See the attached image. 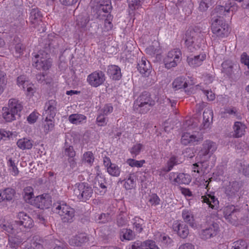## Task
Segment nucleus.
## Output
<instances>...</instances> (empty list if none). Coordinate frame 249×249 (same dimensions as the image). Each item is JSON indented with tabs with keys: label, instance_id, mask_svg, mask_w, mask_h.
Here are the masks:
<instances>
[{
	"label": "nucleus",
	"instance_id": "f257e3e1",
	"mask_svg": "<svg viewBox=\"0 0 249 249\" xmlns=\"http://www.w3.org/2000/svg\"><path fill=\"white\" fill-rule=\"evenodd\" d=\"M214 13V9L211 14V29L213 33L221 37L227 36L229 32V28L223 18L224 16L220 15L219 12Z\"/></svg>",
	"mask_w": 249,
	"mask_h": 249
},
{
	"label": "nucleus",
	"instance_id": "f03ea898",
	"mask_svg": "<svg viewBox=\"0 0 249 249\" xmlns=\"http://www.w3.org/2000/svg\"><path fill=\"white\" fill-rule=\"evenodd\" d=\"M155 105V101L150 94L147 92H142L135 100L133 104L134 110L141 114H145Z\"/></svg>",
	"mask_w": 249,
	"mask_h": 249
},
{
	"label": "nucleus",
	"instance_id": "7ed1b4c3",
	"mask_svg": "<svg viewBox=\"0 0 249 249\" xmlns=\"http://www.w3.org/2000/svg\"><path fill=\"white\" fill-rule=\"evenodd\" d=\"M49 48H42L34 55L33 65L37 70L47 71L52 65V61L49 58Z\"/></svg>",
	"mask_w": 249,
	"mask_h": 249
},
{
	"label": "nucleus",
	"instance_id": "20e7f679",
	"mask_svg": "<svg viewBox=\"0 0 249 249\" xmlns=\"http://www.w3.org/2000/svg\"><path fill=\"white\" fill-rule=\"evenodd\" d=\"M55 207L56 212L61 216L63 222H71L74 216V210L64 202L53 204Z\"/></svg>",
	"mask_w": 249,
	"mask_h": 249
},
{
	"label": "nucleus",
	"instance_id": "39448f33",
	"mask_svg": "<svg viewBox=\"0 0 249 249\" xmlns=\"http://www.w3.org/2000/svg\"><path fill=\"white\" fill-rule=\"evenodd\" d=\"M73 192L79 199L86 201L91 197L93 190L88 183L82 182L75 184Z\"/></svg>",
	"mask_w": 249,
	"mask_h": 249
},
{
	"label": "nucleus",
	"instance_id": "423d86ee",
	"mask_svg": "<svg viewBox=\"0 0 249 249\" xmlns=\"http://www.w3.org/2000/svg\"><path fill=\"white\" fill-rule=\"evenodd\" d=\"M17 217L18 220L15 222V226L18 227L20 230L30 229L34 226V221L26 213L23 212L18 213Z\"/></svg>",
	"mask_w": 249,
	"mask_h": 249
},
{
	"label": "nucleus",
	"instance_id": "0eeeda50",
	"mask_svg": "<svg viewBox=\"0 0 249 249\" xmlns=\"http://www.w3.org/2000/svg\"><path fill=\"white\" fill-rule=\"evenodd\" d=\"M201 30L198 26L190 27L186 32L185 36L181 42H184V44L187 47H190L195 43L194 39L196 36L200 34Z\"/></svg>",
	"mask_w": 249,
	"mask_h": 249
},
{
	"label": "nucleus",
	"instance_id": "6e6552de",
	"mask_svg": "<svg viewBox=\"0 0 249 249\" xmlns=\"http://www.w3.org/2000/svg\"><path fill=\"white\" fill-rule=\"evenodd\" d=\"M106 80L105 74L102 71H95L88 76L87 81L93 87H98L104 83Z\"/></svg>",
	"mask_w": 249,
	"mask_h": 249
},
{
	"label": "nucleus",
	"instance_id": "1a4fd4ad",
	"mask_svg": "<svg viewBox=\"0 0 249 249\" xmlns=\"http://www.w3.org/2000/svg\"><path fill=\"white\" fill-rule=\"evenodd\" d=\"M219 229V225L216 222H213L205 229L201 231L200 237L205 240L212 238L217 234Z\"/></svg>",
	"mask_w": 249,
	"mask_h": 249
},
{
	"label": "nucleus",
	"instance_id": "9d476101",
	"mask_svg": "<svg viewBox=\"0 0 249 249\" xmlns=\"http://www.w3.org/2000/svg\"><path fill=\"white\" fill-rule=\"evenodd\" d=\"M241 183L237 181L230 182L225 189V193L228 198H233L237 196V193L241 188Z\"/></svg>",
	"mask_w": 249,
	"mask_h": 249
},
{
	"label": "nucleus",
	"instance_id": "9b49d317",
	"mask_svg": "<svg viewBox=\"0 0 249 249\" xmlns=\"http://www.w3.org/2000/svg\"><path fill=\"white\" fill-rule=\"evenodd\" d=\"M56 102L54 100H49L46 102L44 107V112L43 116H45L46 119H53L56 113Z\"/></svg>",
	"mask_w": 249,
	"mask_h": 249
},
{
	"label": "nucleus",
	"instance_id": "f8f14e48",
	"mask_svg": "<svg viewBox=\"0 0 249 249\" xmlns=\"http://www.w3.org/2000/svg\"><path fill=\"white\" fill-rule=\"evenodd\" d=\"M238 6L234 1L228 0L225 5H218L214 8V12H219L220 15H225V13L230 11L235 12L237 10Z\"/></svg>",
	"mask_w": 249,
	"mask_h": 249
},
{
	"label": "nucleus",
	"instance_id": "ddd939ff",
	"mask_svg": "<svg viewBox=\"0 0 249 249\" xmlns=\"http://www.w3.org/2000/svg\"><path fill=\"white\" fill-rule=\"evenodd\" d=\"M216 145L214 142L210 140H207L203 143L202 147L199 151L200 156L209 155L210 157L216 150Z\"/></svg>",
	"mask_w": 249,
	"mask_h": 249
},
{
	"label": "nucleus",
	"instance_id": "4468645a",
	"mask_svg": "<svg viewBox=\"0 0 249 249\" xmlns=\"http://www.w3.org/2000/svg\"><path fill=\"white\" fill-rule=\"evenodd\" d=\"M203 137L201 136L197 137L194 135H191L190 133H184L182 135L181 139V142L184 145H187L192 143L194 145L197 144L199 142L202 141Z\"/></svg>",
	"mask_w": 249,
	"mask_h": 249
},
{
	"label": "nucleus",
	"instance_id": "2eb2a0df",
	"mask_svg": "<svg viewBox=\"0 0 249 249\" xmlns=\"http://www.w3.org/2000/svg\"><path fill=\"white\" fill-rule=\"evenodd\" d=\"M173 229L175 231H177L178 235L182 238L187 237L189 233L187 225L178 221L174 224Z\"/></svg>",
	"mask_w": 249,
	"mask_h": 249
},
{
	"label": "nucleus",
	"instance_id": "dca6fc26",
	"mask_svg": "<svg viewBox=\"0 0 249 249\" xmlns=\"http://www.w3.org/2000/svg\"><path fill=\"white\" fill-rule=\"evenodd\" d=\"M21 234V233L16 232L14 234L9 235L8 244L10 248L16 249L21 244L23 239Z\"/></svg>",
	"mask_w": 249,
	"mask_h": 249
},
{
	"label": "nucleus",
	"instance_id": "f3484780",
	"mask_svg": "<svg viewBox=\"0 0 249 249\" xmlns=\"http://www.w3.org/2000/svg\"><path fill=\"white\" fill-rule=\"evenodd\" d=\"M10 111L13 112L18 117H19V113L22 109L23 107L18 101L15 99H11L9 101L8 107Z\"/></svg>",
	"mask_w": 249,
	"mask_h": 249
},
{
	"label": "nucleus",
	"instance_id": "a211bd4d",
	"mask_svg": "<svg viewBox=\"0 0 249 249\" xmlns=\"http://www.w3.org/2000/svg\"><path fill=\"white\" fill-rule=\"evenodd\" d=\"M89 241V238L85 233H80L71 239L70 243L73 246H81Z\"/></svg>",
	"mask_w": 249,
	"mask_h": 249
},
{
	"label": "nucleus",
	"instance_id": "6ab92c4d",
	"mask_svg": "<svg viewBox=\"0 0 249 249\" xmlns=\"http://www.w3.org/2000/svg\"><path fill=\"white\" fill-rule=\"evenodd\" d=\"M206 54H199L193 57H188L187 61L188 64L192 67H198L200 66L202 62L205 59Z\"/></svg>",
	"mask_w": 249,
	"mask_h": 249
},
{
	"label": "nucleus",
	"instance_id": "aec40b11",
	"mask_svg": "<svg viewBox=\"0 0 249 249\" xmlns=\"http://www.w3.org/2000/svg\"><path fill=\"white\" fill-rule=\"evenodd\" d=\"M107 73L110 75V77L114 80H119L122 77L121 69L116 65L108 66Z\"/></svg>",
	"mask_w": 249,
	"mask_h": 249
},
{
	"label": "nucleus",
	"instance_id": "412c9836",
	"mask_svg": "<svg viewBox=\"0 0 249 249\" xmlns=\"http://www.w3.org/2000/svg\"><path fill=\"white\" fill-rule=\"evenodd\" d=\"M236 210H237L235 208V207L233 205L227 206L223 210L224 217L228 220V221L233 224L235 222L236 219H232V216Z\"/></svg>",
	"mask_w": 249,
	"mask_h": 249
},
{
	"label": "nucleus",
	"instance_id": "4be33fe9",
	"mask_svg": "<svg viewBox=\"0 0 249 249\" xmlns=\"http://www.w3.org/2000/svg\"><path fill=\"white\" fill-rule=\"evenodd\" d=\"M15 193V190L12 188H7L4 189L2 192L0 193V201L11 200L14 197Z\"/></svg>",
	"mask_w": 249,
	"mask_h": 249
},
{
	"label": "nucleus",
	"instance_id": "5701e85b",
	"mask_svg": "<svg viewBox=\"0 0 249 249\" xmlns=\"http://www.w3.org/2000/svg\"><path fill=\"white\" fill-rule=\"evenodd\" d=\"M182 216L184 221L188 223L191 227L195 228L196 226L194 216L190 211L187 210H183L182 213Z\"/></svg>",
	"mask_w": 249,
	"mask_h": 249
},
{
	"label": "nucleus",
	"instance_id": "b1692460",
	"mask_svg": "<svg viewBox=\"0 0 249 249\" xmlns=\"http://www.w3.org/2000/svg\"><path fill=\"white\" fill-rule=\"evenodd\" d=\"M246 126L240 122H236L233 125L234 133L233 136L235 138L241 137L245 133Z\"/></svg>",
	"mask_w": 249,
	"mask_h": 249
},
{
	"label": "nucleus",
	"instance_id": "393cba45",
	"mask_svg": "<svg viewBox=\"0 0 249 249\" xmlns=\"http://www.w3.org/2000/svg\"><path fill=\"white\" fill-rule=\"evenodd\" d=\"M17 144L21 149H30L33 146V142L27 138H23L18 140Z\"/></svg>",
	"mask_w": 249,
	"mask_h": 249
},
{
	"label": "nucleus",
	"instance_id": "a878e982",
	"mask_svg": "<svg viewBox=\"0 0 249 249\" xmlns=\"http://www.w3.org/2000/svg\"><path fill=\"white\" fill-rule=\"evenodd\" d=\"M42 14L38 8L32 9L30 12V19L33 24H35L41 20Z\"/></svg>",
	"mask_w": 249,
	"mask_h": 249
},
{
	"label": "nucleus",
	"instance_id": "bb28decb",
	"mask_svg": "<svg viewBox=\"0 0 249 249\" xmlns=\"http://www.w3.org/2000/svg\"><path fill=\"white\" fill-rule=\"evenodd\" d=\"M173 87L176 90L182 88H186L188 86L187 82L185 80V78L183 77H177L173 82Z\"/></svg>",
	"mask_w": 249,
	"mask_h": 249
},
{
	"label": "nucleus",
	"instance_id": "cd10ccee",
	"mask_svg": "<svg viewBox=\"0 0 249 249\" xmlns=\"http://www.w3.org/2000/svg\"><path fill=\"white\" fill-rule=\"evenodd\" d=\"M191 180L190 176L184 173H179L174 180L175 182L178 184H188Z\"/></svg>",
	"mask_w": 249,
	"mask_h": 249
},
{
	"label": "nucleus",
	"instance_id": "c85d7f7f",
	"mask_svg": "<svg viewBox=\"0 0 249 249\" xmlns=\"http://www.w3.org/2000/svg\"><path fill=\"white\" fill-rule=\"evenodd\" d=\"M135 237L134 232L130 229H123L120 232V238L122 241L124 240H131Z\"/></svg>",
	"mask_w": 249,
	"mask_h": 249
},
{
	"label": "nucleus",
	"instance_id": "c756f323",
	"mask_svg": "<svg viewBox=\"0 0 249 249\" xmlns=\"http://www.w3.org/2000/svg\"><path fill=\"white\" fill-rule=\"evenodd\" d=\"M89 20V18L86 13H82L79 15L76 19L77 25L81 27L84 28Z\"/></svg>",
	"mask_w": 249,
	"mask_h": 249
},
{
	"label": "nucleus",
	"instance_id": "7c9ffc66",
	"mask_svg": "<svg viewBox=\"0 0 249 249\" xmlns=\"http://www.w3.org/2000/svg\"><path fill=\"white\" fill-rule=\"evenodd\" d=\"M222 72L225 73L227 75L230 76L232 72V63L230 60H226L221 64Z\"/></svg>",
	"mask_w": 249,
	"mask_h": 249
},
{
	"label": "nucleus",
	"instance_id": "2f4dec72",
	"mask_svg": "<svg viewBox=\"0 0 249 249\" xmlns=\"http://www.w3.org/2000/svg\"><path fill=\"white\" fill-rule=\"evenodd\" d=\"M3 110V117L7 122H11L17 118V116L13 112L10 111L9 108L4 107L2 108Z\"/></svg>",
	"mask_w": 249,
	"mask_h": 249
},
{
	"label": "nucleus",
	"instance_id": "473e14b6",
	"mask_svg": "<svg viewBox=\"0 0 249 249\" xmlns=\"http://www.w3.org/2000/svg\"><path fill=\"white\" fill-rule=\"evenodd\" d=\"M52 36H49V38L46 40L45 43V47H57L60 45V42H62V39L59 36L54 37L52 38Z\"/></svg>",
	"mask_w": 249,
	"mask_h": 249
},
{
	"label": "nucleus",
	"instance_id": "72a5a7b5",
	"mask_svg": "<svg viewBox=\"0 0 249 249\" xmlns=\"http://www.w3.org/2000/svg\"><path fill=\"white\" fill-rule=\"evenodd\" d=\"M203 117L204 123H205L204 125H206L207 124H209L213 120V110L209 108H206L203 112Z\"/></svg>",
	"mask_w": 249,
	"mask_h": 249
},
{
	"label": "nucleus",
	"instance_id": "f704fd0d",
	"mask_svg": "<svg viewBox=\"0 0 249 249\" xmlns=\"http://www.w3.org/2000/svg\"><path fill=\"white\" fill-rule=\"evenodd\" d=\"M86 118V116L83 115L73 114L69 116V120L71 123L73 124H78L85 120Z\"/></svg>",
	"mask_w": 249,
	"mask_h": 249
},
{
	"label": "nucleus",
	"instance_id": "c9c22d12",
	"mask_svg": "<svg viewBox=\"0 0 249 249\" xmlns=\"http://www.w3.org/2000/svg\"><path fill=\"white\" fill-rule=\"evenodd\" d=\"M7 165L9 167V170L13 176H15L18 175L19 171L15 160H13L12 158H10L8 160Z\"/></svg>",
	"mask_w": 249,
	"mask_h": 249
},
{
	"label": "nucleus",
	"instance_id": "e433bc0d",
	"mask_svg": "<svg viewBox=\"0 0 249 249\" xmlns=\"http://www.w3.org/2000/svg\"><path fill=\"white\" fill-rule=\"evenodd\" d=\"M107 171L109 175L113 177H119L121 173L120 168L114 163L109 166Z\"/></svg>",
	"mask_w": 249,
	"mask_h": 249
},
{
	"label": "nucleus",
	"instance_id": "4c0bfd02",
	"mask_svg": "<svg viewBox=\"0 0 249 249\" xmlns=\"http://www.w3.org/2000/svg\"><path fill=\"white\" fill-rule=\"evenodd\" d=\"M36 198L39 202V207H41L42 209L48 208L51 205V201L49 198L43 197L42 195L38 196Z\"/></svg>",
	"mask_w": 249,
	"mask_h": 249
},
{
	"label": "nucleus",
	"instance_id": "58836bf2",
	"mask_svg": "<svg viewBox=\"0 0 249 249\" xmlns=\"http://www.w3.org/2000/svg\"><path fill=\"white\" fill-rule=\"evenodd\" d=\"M0 227L3 231L7 233L9 236L17 232L15 228L18 227L15 226V224L13 226L10 223H6L0 225Z\"/></svg>",
	"mask_w": 249,
	"mask_h": 249
},
{
	"label": "nucleus",
	"instance_id": "ea45409f",
	"mask_svg": "<svg viewBox=\"0 0 249 249\" xmlns=\"http://www.w3.org/2000/svg\"><path fill=\"white\" fill-rule=\"evenodd\" d=\"M24 198L28 202H31V199L34 197L33 189L32 187L28 186L24 189Z\"/></svg>",
	"mask_w": 249,
	"mask_h": 249
},
{
	"label": "nucleus",
	"instance_id": "a19ab883",
	"mask_svg": "<svg viewBox=\"0 0 249 249\" xmlns=\"http://www.w3.org/2000/svg\"><path fill=\"white\" fill-rule=\"evenodd\" d=\"M233 246L231 249H247L248 247L247 243L243 240H238L233 243Z\"/></svg>",
	"mask_w": 249,
	"mask_h": 249
},
{
	"label": "nucleus",
	"instance_id": "79ce46f5",
	"mask_svg": "<svg viewBox=\"0 0 249 249\" xmlns=\"http://www.w3.org/2000/svg\"><path fill=\"white\" fill-rule=\"evenodd\" d=\"M134 220L135 222H134L133 225L136 231L139 233L141 232L143 230V225L144 224L143 220L140 218L136 217L135 218Z\"/></svg>",
	"mask_w": 249,
	"mask_h": 249
},
{
	"label": "nucleus",
	"instance_id": "37998d69",
	"mask_svg": "<svg viewBox=\"0 0 249 249\" xmlns=\"http://www.w3.org/2000/svg\"><path fill=\"white\" fill-rule=\"evenodd\" d=\"M149 62L146 63L145 60H142L141 64L138 65V70L142 74H145L149 70Z\"/></svg>",
	"mask_w": 249,
	"mask_h": 249
},
{
	"label": "nucleus",
	"instance_id": "c03bdc74",
	"mask_svg": "<svg viewBox=\"0 0 249 249\" xmlns=\"http://www.w3.org/2000/svg\"><path fill=\"white\" fill-rule=\"evenodd\" d=\"M106 2V3L105 2L104 3H100L97 6L100 11H102L105 14L110 12L111 9L110 2L109 0H107Z\"/></svg>",
	"mask_w": 249,
	"mask_h": 249
},
{
	"label": "nucleus",
	"instance_id": "a18cd8bd",
	"mask_svg": "<svg viewBox=\"0 0 249 249\" xmlns=\"http://www.w3.org/2000/svg\"><path fill=\"white\" fill-rule=\"evenodd\" d=\"M178 163V160L177 158L175 156H172L167 162V164L168 167L167 168H163V170L166 172H169L173 168L174 165H177Z\"/></svg>",
	"mask_w": 249,
	"mask_h": 249
},
{
	"label": "nucleus",
	"instance_id": "49530a36",
	"mask_svg": "<svg viewBox=\"0 0 249 249\" xmlns=\"http://www.w3.org/2000/svg\"><path fill=\"white\" fill-rule=\"evenodd\" d=\"M126 162L129 166L131 167H141L145 162V160H137L134 159H129L127 160Z\"/></svg>",
	"mask_w": 249,
	"mask_h": 249
},
{
	"label": "nucleus",
	"instance_id": "de8ad7c7",
	"mask_svg": "<svg viewBox=\"0 0 249 249\" xmlns=\"http://www.w3.org/2000/svg\"><path fill=\"white\" fill-rule=\"evenodd\" d=\"M47 77V75L43 73H39L36 75L37 81L39 83L43 84H47L50 83V79H49Z\"/></svg>",
	"mask_w": 249,
	"mask_h": 249
},
{
	"label": "nucleus",
	"instance_id": "09e8293b",
	"mask_svg": "<svg viewBox=\"0 0 249 249\" xmlns=\"http://www.w3.org/2000/svg\"><path fill=\"white\" fill-rule=\"evenodd\" d=\"M143 145L141 143H137L134 145L130 149V152L131 154L136 157L140 153L142 149L143 148Z\"/></svg>",
	"mask_w": 249,
	"mask_h": 249
},
{
	"label": "nucleus",
	"instance_id": "8fccbe9b",
	"mask_svg": "<svg viewBox=\"0 0 249 249\" xmlns=\"http://www.w3.org/2000/svg\"><path fill=\"white\" fill-rule=\"evenodd\" d=\"M134 186L135 183L133 177L131 175H129V177L124 184V187L126 190H130L134 188Z\"/></svg>",
	"mask_w": 249,
	"mask_h": 249
},
{
	"label": "nucleus",
	"instance_id": "3c124183",
	"mask_svg": "<svg viewBox=\"0 0 249 249\" xmlns=\"http://www.w3.org/2000/svg\"><path fill=\"white\" fill-rule=\"evenodd\" d=\"M129 7L130 9L135 10L139 8L141 5L144 0H129Z\"/></svg>",
	"mask_w": 249,
	"mask_h": 249
},
{
	"label": "nucleus",
	"instance_id": "603ef678",
	"mask_svg": "<svg viewBox=\"0 0 249 249\" xmlns=\"http://www.w3.org/2000/svg\"><path fill=\"white\" fill-rule=\"evenodd\" d=\"M111 220V216L108 213H103L99 215L98 218L96 220L98 223H105Z\"/></svg>",
	"mask_w": 249,
	"mask_h": 249
},
{
	"label": "nucleus",
	"instance_id": "864d4df0",
	"mask_svg": "<svg viewBox=\"0 0 249 249\" xmlns=\"http://www.w3.org/2000/svg\"><path fill=\"white\" fill-rule=\"evenodd\" d=\"M164 65L165 68L168 69L175 67L177 65V60L173 59H170L169 58H165L164 60Z\"/></svg>",
	"mask_w": 249,
	"mask_h": 249
},
{
	"label": "nucleus",
	"instance_id": "5fc2aeb1",
	"mask_svg": "<svg viewBox=\"0 0 249 249\" xmlns=\"http://www.w3.org/2000/svg\"><path fill=\"white\" fill-rule=\"evenodd\" d=\"M53 120V119H45V121L46 123L44 124V132L45 133H48L49 131L52 130L53 128L54 124Z\"/></svg>",
	"mask_w": 249,
	"mask_h": 249
},
{
	"label": "nucleus",
	"instance_id": "6e6d98bb",
	"mask_svg": "<svg viewBox=\"0 0 249 249\" xmlns=\"http://www.w3.org/2000/svg\"><path fill=\"white\" fill-rule=\"evenodd\" d=\"M95 180V184L96 185V187L97 188L99 186L100 188L104 189H106L107 188L106 186L105 185L104 183L103 182V181H105V179H103L101 177V176H99V175H98L96 177Z\"/></svg>",
	"mask_w": 249,
	"mask_h": 249
},
{
	"label": "nucleus",
	"instance_id": "4d7b16f0",
	"mask_svg": "<svg viewBox=\"0 0 249 249\" xmlns=\"http://www.w3.org/2000/svg\"><path fill=\"white\" fill-rule=\"evenodd\" d=\"M96 123L98 126H103L105 125L107 122L105 115L102 113H100L96 118Z\"/></svg>",
	"mask_w": 249,
	"mask_h": 249
},
{
	"label": "nucleus",
	"instance_id": "13d9d810",
	"mask_svg": "<svg viewBox=\"0 0 249 249\" xmlns=\"http://www.w3.org/2000/svg\"><path fill=\"white\" fill-rule=\"evenodd\" d=\"M6 74L2 71H0V93L3 92L4 87L6 85Z\"/></svg>",
	"mask_w": 249,
	"mask_h": 249
},
{
	"label": "nucleus",
	"instance_id": "bf43d9fd",
	"mask_svg": "<svg viewBox=\"0 0 249 249\" xmlns=\"http://www.w3.org/2000/svg\"><path fill=\"white\" fill-rule=\"evenodd\" d=\"M93 155L91 152H87L83 155V160L88 163H91L94 161Z\"/></svg>",
	"mask_w": 249,
	"mask_h": 249
},
{
	"label": "nucleus",
	"instance_id": "052dcab7",
	"mask_svg": "<svg viewBox=\"0 0 249 249\" xmlns=\"http://www.w3.org/2000/svg\"><path fill=\"white\" fill-rule=\"evenodd\" d=\"M148 201L152 205H157L160 203V199L156 194H154L150 196Z\"/></svg>",
	"mask_w": 249,
	"mask_h": 249
},
{
	"label": "nucleus",
	"instance_id": "680f3d73",
	"mask_svg": "<svg viewBox=\"0 0 249 249\" xmlns=\"http://www.w3.org/2000/svg\"><path fill=\"white\" fill-rule=\"evenodd\" d=\"M228 113L229 114L236 115V110L234 107L232 108H226L224 111L220 113L221 117L225 118V114Z\"/></svg>",
	"mask_w": 249,
	"mask_h": 249
},
{
	"label": "nucleus",
	"instance_id": "e2e57ef3",
	"mask_svg": "<svg viewBox=\"0 0 249 249\" xmlns=\"http://www.w3.org/2000/svg\"><path fill=\"white\" fill-rule=\"evenodd\" d=\"M113 111V107L109 105H106L104 107L101 109L100 113L104 115H107L108 114L111 113Z\"/></svg>",
	"mask_w": 249,
	"mask_h": 249
},
{
	"label": "nucleus",
	"instance_id": "0e129e2a",
	"mask_svg": "<svg viewBox=\"0 0 249 249\" xmlns=\"http://www.w3.org/2000/svg\"><path fill=\"white\" fill-rule=\"evenodd\" d=\"M100 11H99V9L98 8V7L93 8L91 11V19L94 20L98 19V18L100 17V15H99L100 14Z\"/></svg>",
	"mask_w": 249,
	"mask_h": 249
},
{
	"label": "nucleus",
	"instance_id": "69168bd1",
	"mask_svg": "<svg viewBox=\"0 0 249 249\" xmlns=\"http://www.w3.org/2000/svg\"><path fill=\"white\" fill-rule=\"evenodd\" d=\"M146 53L151 56H153L155 54L157 55L160 54V49H156L155 48H146L145 49Z\"/></svg>",
	"mask_w": 249,
	"mask_h": 249
},
{
	"label": "nucleus",
	"instance_id": "338daca9",
	"mask_svg": "<svg viewBox=\"0 0 249 249\" xmlns=\"http://www.w3.org/2000/svg\"><path fill=\"white\" fill-rule=\"evenodd\" d=\"M65 154L70 158H73L75 155V152L72 146H70L65 150Z\"/></svg>",
	"mask_w": 249,
	"mask_h": 249
},
{
	"label": "nucleus",
	"instance_id": "774afa93",
	"mask_svg": "<svg viewBox=\"0 0 249 249\" xmlns=\"http://www.w3.org/2000/svg\"><path fill=\"white\" fill-rule=\"evenodd\" d=\"M198 2H199V9L200 11H206L210 6V5H211V3L200 0H198Z\"/></svg>",
	"mask_w": 249,
	"mask_h": 249
}]
</instances>
